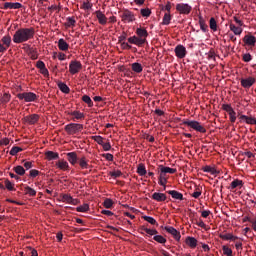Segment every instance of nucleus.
<instances>
[{
    "mask_svg": "<svg viewBox=\"0 0 256 256\" xmlns=\"http://www.w3.org/2000/svg\"><path fill=\"white\" fill-rule=\"evenodd\" d=\"M33 37H35V28H20L14 33L12 41L16 44L27 43Z\"/></svg>",
    "mask_w": 256,
    "mask_h": 256,
    "instance_id": "obj_1",
    "label": "nucleus"
},
{
    "mask_svg": "<svg viewBox=\"0 0 256 256\" xmlns=\"http://www.w3.org/2000/svg\"><path fill=\"white\" fill-rule=\"evenodd\" d=\"M182 125H185L186 127H190V129H193L194 131H198V133H207V129L201 125V123L195 121V120H183Z\"/></svg>",
    "mask_w": 256,
    "mask_h": 256,
    "instance_id": "obj_2",
    "label": "nucleus"
},
{
    "mask_svg": "<svg viewBox=\"0 0 256 256\" xmlns=\"http://www.w3.org/2000/svg\"><path fill=\"white\" fill-rule=\"evenodd\" d=\"M17 98L20 101H24V103H33L39 99V96L33 92H23V93H18Z\"/></svg>",
    "mask_w": 256,
    "mask_h": 256,
    "instance_id": "obj_3",
    "label": "nucleus"
},
{
    "mask_svg": "<svg viewBox=\"0 0 256 256\" xmlns=\"http://www.w3.org/2000/svg\"><path fill=\"white\" fill-rule=\"evenodd\" d=\"M64 130L68 135H77L83 131V124L70 123L65 126Z\"/></svg>",
    "mask_w": 256,
    "mask_h": 256,
    "instance_id": "obj_4",
    "label": "nucleus"
},
{
    "mask_svg": "<svg viewBox=\"0 0 256 256\" xmlns=\"http://www.w3.org/2000/svg\"><path fill=\"white\" fill-rule=\"evenodd\" d=\"M119 13L123 23H133L135 21V14L131 10L124 9Z\"/></svg>",
    "mask_w": 256,
    "mask_h": 256,
    "instance_id": "obj_5",
    "label": "nucleus"
},
{
    "mask_svg": "<svg viewBox=\"0 0 256 256\" xmlns=\"http://www.w3.org/2000/svg\"><path fill=\"white\" fill-rule=\"evenodd\" d=\"M176 11H178L180 15H189V13L193 11V7L186 3H178L176 4Z\"/></svg>",
    "mask_w": 256,
    "mask_h": 256,
    "instance_id": "obj_6",
    "label": "nucleus"
},
{
    "mask_svg": "<svg viewBox=\"0 0 256 256\" xmlns=\"http://www.w3.org/2000/svg\"><path fill=\"white\" fill-rule=\"evenodd\" d=\"M83 69V64L77 60H72L69 64V71L71 75H76V73H79Z\"/></svg>",
    "mask_w": 256,
    "mask_h": 256,
    "instance_id": "obj_7",
    "label": "nucleus"
},
{
    "mask_svg": "<svg viewBox=\"0 0 256 256\" xmlns=\"http://www.w3.org/2000/svg\"><path fill=\"white\" fill-rule=\"evenodd\" d=\"M174 52L178 59H185V57L187 56V48H185V46L181 44L175 47Z\"/></svg>",
    "mask_w": 256,
    "mask_h": 256,
    "instance_id": "obj_8",
    "label": "nucleus"
},
{
    "mask_svg": "<svg viewBox=\"0 0 256 256\" xmlns=\"http://www.w3.org/2000/svg\"><path fill=\"white\" fill-rule=\"evenodd\" d=\"M165 231L174 237L175 241H181V232L173 228V226H165Z\"/></svg>",
    "mask_w": 256,
    "mask_h": 256,
    "instance_id": "obj_9",
    "label": "nucleus"
},
{
    "mask_svg": "<svg viewBox=\"0 0 256 256\" xmlns=\"http://www.w3.org/2000/svg\"><path fill=\"white\" fill-rule=\"evenodd\" d=\"M147 42V39L139 38V36H132L128 38V43H131L132 45H137L138 47H143Z\"/></svg>",
    "mask_w": 256,
    "mask_h": 256,
    "instance_id": "obj_10",
    "label": "nucleus"
},
{
    "mask_svg": "<svg viewBox=\"0 0 256 256\" xmlns=\"http://www.w3.org/2000/svg\"><path fill=\"white\" fill-rule=\"evenodd\" d=\"M240 83L244 89H250V87H253L255 85V78L253 77H248L246 79H241Z\"/></svg>",
    "mask_w": 256,
    "mask_h": 256,
    "instance_id": "obj_11",
    "label": "nucleus"
},
{
    "mask_svg": "<svg viewBox=\"0 0 256 256\" xmlns=\"http://www.w3.org/2000/svg\"><path fill=\"white\" fill-rule=\"evenodd\" d=\"M243 43H245V45H248V47H255L256 38L251 34L245 35L243 38Z\"/></svg>",
    "mask_w": 256,
    "mask_h": 256,
    "instance_id": "obj_12",
    "label": "nucleus"
},
{
    "mask_svg": "<svg viewBox=\"0 0 256 256\" xmlns=\"http://www.w3.org/2000/svg\"><path fill=\"white\" fill-rule=\"evenodd\" d=\"M168 195H171L172 199H175V201H184L185 198L183 197V193L177 191V190H170L167 191Z\"/></svg>",
    "mask_w": 256,
    "mask_h": 256,
    "instance_id": "obj_13",
    "label": "nucleus"
},
{
    "mask_svg": "<svg viewBox=\"0 0 256 256\" xmlns=\"http://www.w3.org/2000/svg\"><path fill=\"white\" fill-rule=\"evenodd\" d=\"M21 7L23 4L19 2H5L2 9H21Z\"/></svg>",
    "mask_w": 256,
    "mask_h": 256,
    "instance_id": "obj_14",
    "label": "nucleus"
},
{
    "mask_svg": "<svg viewBox=\"0 0 256 256\" xmlns=\"http://www.w3.org/2000/svg\"><path fill=\"white\" fill-rule=\"evenodd\" d=\"M24 121L28 123L29 125H35L37 121H39V115L38 114H31L26 117H24Z\"/></svg>",
    "mask_w": 256,
    "mask_h": 256,
    "instance_id": "obj_15",
    "label": "nucleus"
},
{
    "mask_svg": "<svg viewBox=\"0 0 256 256\" xmlns=\"http://www.w3.org/2000/svg\"><path fill=\"white\" fill-rule=\"evenodd\" d=\"M67 159L71 165H77V162L79 161V157H77V152H69L67 154Z\"/></svg>",
    "mask_w": 256,
    "mask_h": 256,
    "instance_id": "obj_16",
    "label": "nucleus"
},
{
    "mask_svg": "<svg viewBox=\"0 0 256 256\" xmlns=\"http://www.w3.org/2000/svg\"><path fill=\"white\" fill-rule=\"evenodd\" d=\"M96 17L100 23V25H107V16H105V14H103V12H101L100 10H97L95 12Z\"/></svg>",
    "mask_w": 256,
    "mask_h": 256,
    "instance_id": "obj_17",
    "label": "nucleus"
},
{
    "mask_svg": "<svg viewBox=\"0 0 256 256\" xmlns=\"http://www.w3.org/2000/svg\"><path fill=\"white\" fill-rule=\"evenodd\" d=\"M78 165H80L81 169H89V160L87 157L82 156L81 158H78Z\"/></svg>",
    "mask_w": 256,
    "mask_h": 256,
    "instance_id": "obj_18",
    "label": "nucleus"
},
{
    "mask_svg": "<svg viewBox=\"0 0 256 256\" xmlns=\"http://www.w3.org/2000/svg\"><path fill=\"white\" fill-rule=\"evenodd\" d=\"M160 172L164 175H167L169 173L170 175H174V173H177V169L171 168V167H165L163 165L159 166Z\"/></svg>",
    "mask_w": 256,
    "mask_h": 256,
    "instance_id": "obj_19",
    "label": "nucleus"
},
{
    "mask_svg": "<svg viewBox=\"0 0 256 256\" xmlns=\"http://www.w3.org/2000/svg\"><path fill=\"white\" fill-rule=\"evenodd\" d=\"M136 35L140 39H147V37H149V32H147V29L145 28H137Z\"/></svg>",
    "mask_w": 256,
    "mask_h": 256,
    "instance_id": "obj_20",
    "label": "nucleus"
},
{
    "mask_svg": "<svg viewBox=\"0 0 256 256\" xmlns=\"http://www.w3.org/2000/svg\"><path fill=\"white\" fill-rule=\"evenodd\" d=\"M198 23H199L200 29H201V31H203V33H207V31H209V26L205 22V18H203V16H199Z\"/></svg>",
    "mask_w": 256,
    "mask_h": 256,
    "instance_id": "obj_21",
    "label": "nucleus"
},
{
    "mask_svg": "<svg viewBox=\"0 0 256 256\" xmlns=\"http://www.w3.org/2000/svg\"><path fill=\"white\" fill-rule=\"evenodd\" d=\"M58 49L60 51H69V44L67 43V41H65V39L60 38L58 40Z\"/></svg>",
    "mask_w": 256,
    "mask_h": 256,
    "instance_id": "obj_22",
    "label": "nucleus"
},
{
    "mask_svg": "<svg viewBox=\"0 0 256 256\" xmlns=\"http://www.w3.org/2000/svg\"><path fill=\"white\" fill-rule=\"evenodd\" d=\"M220 239H223L224 241H237V239H239V237L237 236H233V234L231 233H226V234H219Z\"/></svg>",
    "mask_w": 256,
    "mask_h": 256,
    "instance_id": "obj_23",
    "label": "nucleus"
},
{
    "mask_svg": "<svg viewBox=\"0 0 256 256\" xmlns=\"http://www.w3.org/2000/svg\"><path fill=\"white\" fill-rule=\"evenodd\" d=\"M152 199H154V201H158V202L167 201V195H165L164 193L155 192L152 195Z\"/></svg>",
    "mask_w": 256,
    "mask_h": 256,
    "instance_id": "obj_24",
    "label": "nucleus"
},
{
    "mask_svg": "<svg viewBox=\"0 0 256 256\" xmlns=\"http://www.w3.org/2000/svg\"><path fill=\"white\" fill-rule=\"evenodd\" d=\"M240 120L245 121V123H247V125H256V118L255 117H249L247 115H241Z\"/></svg>",
    "mask_w": 256,
    "mask_h": 256,
    "instance_id": "obj_25",
    "label": "nucleus"
},
{
    "mask_svg": "<svg viewBox=\"0 0 256 256\" xmlns=\"http://www.w3.org/2000/svg\"><path fill=\"white\" fill-rule=\"evenodd\" d=\"M69 115L72 118V121H77V120H80V119H85V114L84 113H81L80 111H72L69 113Z\"/></svg>",
    "mask_w": 256,
    "mask_h": 256,
    "instance_id": "obj_26",
    "label": "nucleus"
},
{
    "mask_svg": "<svg viewBox=\"0 0 256 256\" xmlns=\"http://www.w3.org/2000/svg\"><path fill=\"white\" fill-rule=\"evenodd\" d=\"M45 157L48 161H55L59 159V153L53 151H47Z\"/></svg>",
    "mask_w": 256,
    "mask_h": 256,
    "instance_id": "obj_27",
    "label": "nucleus"
},
{
    "mask_svg": "<svg viewBox=\"0 0 256 256\" xmlns=\"http://www.w3.org/2000/svg\"><path fill=\"white\" fill-rule=\"evenodd\" d=\"M186 245H189L191 249H195L197 247V240L195 237L188 236L185 240Z\"/></svg>",
    "mask_w": 256,
    "mask_h": 256,
    "instance_id": "obj_28",
    "label": "nucleus"
},
{
    "mask_svg": "<svg viewBox=\"0 0 256 256\" xmlns=\"http://www.w3.org/2000/svg\"><path fill=\"white\" fill-rule=\"evenodd\" d=\"M131 67H132V71H134V73H143V66L141 65V63L134 62V63H132Z\"/></svg>",
    "mask_w": 256,
    "mask_h": 256,
    "instance_id": "obj_29",
    "label": "nucleus"
},
{
    "mask_svg": "<svg viewBox=\"0 0 256 256\" xmlns=\"http://www.w3.org/2000/svg\"><path fill=\"white\" fill-rule=\"evenodd\" d=\"M204 173H210L211 175H218L219 171L212 166H204L203 167Z\"/></svg>",
    "mask_w": 256,
    "mask_h": 256,
    "instance_id": "obj_30",
    "label": "nucleus"
},
{
    "mask_svg": "<svg viewBox=\"0 0 256 256\" xmlns=\"http://www.w3.org/2000/svg\"><path fill=\"white\" fill-rule=\"evenodd\" d=\"M0 43H2V45H5V47H6L7 49H9V47H11V36H10V35L4 36V37L1 39Z\"/></svg>",
    "mask_w": 256,
    "mask_h": 256,
    "instance_id": "obj_31",
    "label": "nucleus"
},
{
    "mask_svg": "<svg viewBox=\"0 0 256 256\" xmlns=\"http://www.w3.org/2000/svg\"><path fill=\"white\" fill-rule=\"evenodd\" d=\"M230 31H232L234 35H241L243 28H241V26L237 27L235 24H230Z\"/></svg>",
    "mask_w": 256,
    "mask_h": 256,
    "instance_id": "obj_32",
    "label": "nucleus"
},
{
    "mask_svg": "<svg viewBox=\"0 0 256 256\" xmlns=\"http://www.w3.org/2000/svg\"><path fill=\"white\" fill-rule=\"evenodd\" d=\"M237 187H243V180L235 179L230 184V189H237Z\"/></svg>",
    "mask_w": 256,
    "mask_h": 256,
    "instance_id": "obj_33",
    "label": "nucleus"
},
{
    "mask_svg": "<svg viewBox=\"0 0 256 256\" xmlns=\"http://www.w3.org/2000/svg\"><path fill=\"white\" fill-rule=\"evenodd\" d=\"M58 87L60 89V91H62V93H70L71 89H69V86H67V84L63 83V82H60L58 84Z\"/></svg>",
    "mask_w": 256,
    "mask_h": 256,
    "instance_id": "obj_34",
    "label": "nucleus"
},
{
    "mask_svg": "<svg viewBox=\"0 0 256 256\" xmlns=\"http://www.w3.org/2000/svg\"><path fill=\"white\" fill-rule=\"evenodd\" d=\"M24 191H25V194L29 195L30 197H35V195H37V191H35V189H33L29 186H26L24 188Z\"/></svg>",
    "mask_w": 256,
    "mask_h": 256,
    "instance_id": "obj_35",
    "label": "nucleus"
},
{
    "mask_svg": "<svg viewBox=\"0 0 256 256\" xmlns=\"http://www.w3.org/2000/svg\"><path fill=\"white\" fill-rule=\"evenodd\" d=\"M57 165L62 171H67V169H69V163L65 160L59 161Z\"/></svg>",
    "mask_w": 256,
    "mask_h": 256,
    "instance_id": "obj_36",
    "label": "nucleus"
},
{
    "mask_svg": "<svg viewBox=\"0 0 256 256\" xmlns=\"http://www.w3.org/2000/svg\"><path fill=\"white\" fill-rule=\"evenodd\" d=\"M137 173H138V175H140L141 177L147 175V170L145 169V165L139 164V166H138V168H137Z\"/></svg>",
    "mask_w": 256,
    "mask_h": 256,
    "instance_id": "obj_37",
    "label": "nucleus"
},
{
    "mask_svg": "<svg viewBox=\"0 0 256 256\" xmlns=\"http://www.w3.org/2000/svg\"><path fill=\"white\" fill-rule=\"evenodd\" d=\"M154 241H156L157 243H161L162 245H165V243H167V239L165 237H163L162 235H155L153 237Z\"/></svg>",
    "mask_w": 256,
    "mask_h": 256,
    "instance_id": "obj_38",
    "label": "nucleus"
},
{
    "mask_svg": "<svg viewBox=\"0 0 256 256\" xmlns=\"http://www.w3.org/2000/svg\"><path fill=\"white\" fill-rule=\"evenodd\" d=\"M166 183H167V175H165L163 172H160L159 185H162L163 187H165Z\"/></svg>",
    "mask_w": 256,
    "mask_h": 256,
    "instance_id": "obj_39",
    "label": "nucleus"
},
{
    "mask_svg": "<svg viewBox=\"0 0 256 256\" xmlns=\"http://www.w3.org/2000/svg\"><path fill=\"white\" fill-rule=\"evenodd\" d=\"M76 211H78V213H87V211H89V204H83L77 207Z\"/></svg>",
    "mask_w": 256,
    "mask_h": 256,
    "instance_id": "obj_40",
    "label": "nucleus"
},
{
    "mask_svg": "<svg viewBox=\"0 0 256 256\" xmlns=\"http://www.w3.org/2000/svg\"><path fill=\"white\" fill-rule=\"evenodd\" d=\"M170 23H171V14L165 13L162 20V25H169Z\"/></svg>",
    "mask_w": 256,
    "mask_h": 256,
    "instance_id": "obj_41",
    "label": "nucleus"
},
{
    "mask_svg": "<svg viewBox=\"0 0 256 256\" xmlns=\"http://www.w3.org/2000/svg\"><path fill=\"white\" fill-rule=\"evenodd\" d=\"M82 101L88 105V107H93V100L88 95L82 96Z\"/></svg>",
    "mask_w": 256,
    "mask_h": 256,
    "instance_id": "obj_42",
    "label": "nucleus"
},
{
    "mask_svg": "<svg viewBox=\"0 0 256 256\" xmlns=\"http://www.w3.org/2000/svg\"><path fill=\"white\" fill-rule=\"evenodd\" d=\"M142 219H144V221H147V223H150V225H158L157 220H155V218L151 216H142Z\"/></svg>",
    "mask_w": 256,
    "mask_h": 256,
    "instance_id": "obj_43",
    "label": "nucleus"
},
{
    "mask_svg": "<svg viewBox=\"0 0 256 256\" xmlns=\"http://www.w3.org/2000/svg\"><path fill=\"white\" fill-rule=\"evenodd\" d=\"M109 175L113 179H118V177H121L123 175V172H121V170H115V171L109 172Z\"/></svg>",
    "mask_w": 256,
    "mask_h": 256,
    "instance_id": "obj_44",
    "label": "nucleus"
},
{
    "mask_svg": "<svg viewBox=\"0 0 256 256\" xmlns=\"http://www.w3.org/2000/svg\"><path fill=\"white\" fill-rule=\"evenodd\" d=\"M21 151H23V148L19 147V146H14L12 147V149L10 150V155H12L13 157H15V155H17V153H21Z\"/></svg>",
    "mask_w": 256,
    "mask_h": 256,
    "instance_id": "obj_45",
    "label": "nucleus"
},
{
    "mask_svg": "<svg viewBox=\"0 0 256 256\" xmlns=\"http://www.w3.org/2000/svg\"><path fill=\"white\" fill-rule=\"evenodd\" d=\"M209 27L212 31H217V20H215L213 17L210 18Z\"/></svg>",
    "mask_w": 256,
    "mask_h": 256,
    "instance_id": "obj_46",
    "label": "nucleus"
},
{
    "mask_svg": "<svg viewBox=\"0 0 256 256\" xmlns=\"http://www.w3.org/2000/svg\"><path fill=\"white\" fill-rule=\"evenodd\" d=\"M140 15H142V17H151V9H149V8H142L140 10Z\"/></svg>",
    "mask_w": 256,
    "mask_h": 256,
    "instance_id": "obj_47",
    "label": "nucleus"
},
{
    "mask_svg": "<svg viewBox=\"0 0 256 256\" xmlns=\"http://www.w3.org/2000/svg\"><path fill=\"white\" fill-rule=\"evenodd\" d=\"M103 205L106 209H111L113 207V200L111 198H106Z\"/></svg>",
    "mask_w": 256,
    "mask_h": 256,
    "instance_id": "obj_48",
    "label": "nucleus"
},
{
    "mask_svg": "<svg viewBox=\"0 0 256 256\" xmlns=\"http://www.w3.org/2000/svg\"><path fill=\"white\" fill-rule=\"evenodd\" d=\"M93 8V4H91L89 1L83 2L80 6V9H84V11H89V9Z\"/></svg>",
    "mask_w": 256,
    "mask_h": 256,
    "instance_id": "obj_49",
    "label": "nucleus"
},
{
    "mask_svg": "<svg viewBox=\"0 0 256 256\" xmlns=\"http://www.w3.org/2000/svg\"><path fill=\"white\" fill-rule=\"evenodd\" d=\"M75 23H77V21H75V18L73 17H68L67 18V22L65 23V25L67 27H75Z\"/></svg>",
    "mask_w": 256,
    "mask_h": 256,
    "instance_id": "obj_50",
    "label": "nucleus"
},
{
    "mask_svg": "<svg viewBox=\"0 0 256 256\" xmlns=\"http://www.w3.org/2000/svg\"><path fill=\"white\" fill-rule=\"evenodd\" d=\"M222 251L224 255L233 256V250H231V248H229L228 246H222Z\"/></svg>",
    "mask_w": 256,
    "mask_h": 256,
    "instance_id": "obj_51",
    "label": "nucleus"
},
{
    "mask_svg": "<svg viewBox=\"0 0 256 256\" xmlns=\"http://www.w3.org/2000/svg\"><path fill=\"white\" fill-rule=\"evenodd\" d=\"M14 171L17 175H25V168L23 166L14 167Z\"/></svg>",
    "mask_w": 256,
    "mask_h": 256,
    "instance_id": "obj_52",
    "label": "nucleus"
},
{
    "mask_svg": "<svg viewBox=\"0 0 256 256\" xmlns=\"http://www.w3.org/2000/svg\"><path fill=\"white\" fill-rule=\"evenodd\" d=\"M9 101H11V94L4 93L2 98H1V102L2 103H9Z\"/></svg>",
    "mask_w": 256,
    "mask_h": 256,
    "instance_id": "obj_53",
    "label": "nucleus"
},
{
    "mask_svg": "<svg viewBox=\"0 0 256 256\" xmlns=\"http://www.w3.org/2000/svg\"><path fill=\"white\" fill-rule=\"evenodd\" d=\"M29 56L32 61L39 59V54L35 50H30Z\"/></svg>",
    "mask_w": 256,
    "mask_h": 256,
    "instance_id": "obj_54",
    "label": "nucleus"
},
{
    "mask_svg": "<svg viewBox=\"0 0 256 256\" xmlns=\"http://www.w3.org/2000/svg\"><path fill=\"white\" fill-rule=\"evenodd\" d=\"M222 109L223 111H226V113L230 114L231 112H233V107H231V104H223L222 105Z\"/></svg>",
    "mask_w": 256,
    "mask_h": 256,
    "instance_id": "obj_55",
    "label": "nucleus"
},
{
    "mask_svg": "<svg viewBox=\"0 0 256 256\" xmlns=\"http://www.w3.org/2000/svg\"><path fill=\"white\" fill-rule=\"evenodd\" d=\"M4 184L6 189H8V191H15V187H13V183H11V181L5 180Z\"/></svg>",
    "mask_w": 256,
    "mask_h": 256,
    "instance_id": "obj_56",
    "label": "nucleus"
},
{
    "mask_svg": "<svg viewBox=\"0 0 256 256\" xmlns=\"http://www.w3.org/2000/svg\"><path fill=\"white\" fill-rule=\"evenodd\" d=\"M72 199H73V197H72L71 195H69V194H64V195L62 196V201H63L64 203H69V204H71Z\"/></svg>",
    "mask_w": 256,
    "mask_h": 256,
    "instance_id": "obj_57",
    "label": "nucleus"
},
{
    "mask_svg": "<svg viewBox=\"0 0 256 256\" xmlns=\"http://www.w3.org/2000/svg\"><path fill=\"white\" fill-rule=\"evenodd\" d=\"M93 141L98 143V145L103 146L105 142H103V138L101 136H92Z\"/></svg>",
    "mask_w": 256,
    "mask_h": 256,
    "instance_id": "obj_58",
    "label": "nucleus"
},
{
    "mask_svg": "<svg viewBox=\"0 0 256 256\" xmlns=\"http://www.w3.org/2000/svg\"><path fill=\"white\" fill-rule=\"evenodd\" d=\"M242 59L244 61V63H249V61H251L253 59V56H251V54L246 53L242 55Z\"/></svg>",
    "mask_w": 256,
    "mask_h": 256,
    "instance_id": "obj_59",
    "label": "nucleus"
},
{
    "mask_svg": "<svg viewBox=\"0 0 256 256\" xmlns=\"http://www.w3.org/2000/svg\"><path fill=\"white\" fill-rule=\"evenodd\" d=\"M228 115L230 117L231 123H235V121H237V113L235 112V110H232V112H230Z\"/></svg>",
    "mask_w": 256,
    "mask_h": 256,
    "instance_id": "obj_60",
    "label": "nucleus"
},
{
    "mask_svg": "<svg viewBox=\"0 0 256 256\" xmlns=\"http://www.w3.org/2000/svg\"><path fill=\"white\" fill-rule=\"evenodd\" d=\"M146 233H147V235H150V237H152V235H158L159 232L156 229L148 228V230H146Z\"/></svg>",
    "mask_w": 256,
    "mask_h": 256,
    "instance_id": "obj_61",
    "label": "nucleus"
},
{
    "mask_svg": "<svg viewBox=\"0 0 256 256\" xmlns=\"http://www.w3.org/2000/svg\"><path fill=\"white\" fill-rule=\"evenodd\" d=\"M41 75H44V77L49 76V70H47V67L44 66V68H40Z\"/></svg>",
    "mask_w": 256,
    "mask_h": 256,
    "instance_id": "obj_62",
    "label": "nucleus"
},
{
    "mask_svg": "<svg viewBox=\"0 0 256 256\" xmlns=\"http://www.w3.org/2000/svg\"><path fill=\"white\" fill-rule=\"evenodd\" d=\"M192 197H194V199H199V197H201V190L197 188L196 191L192 194Z\"/></svg>",
    "mask_w": 256,
    "mask_h": 256,
    "instance_id": "obj_63",
    "label": "nucleus"
},
{
    "mask_svg": "<svg viewBox=\"0 0 256 256\" xmlns=\"http://www.w3.org/2000/svg\"><path fill=\"white\" fill-rule=\"evenodd\" d=\"M102 147H103L104 151H111V143H109V142L102 144Z\"/></svg>",
    "mask_w": 256,
    "mask_h": 256,
    "instance_id": "obj_64",
    "label": "nucleus"
}]
</instances>
